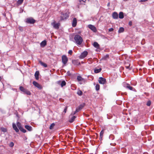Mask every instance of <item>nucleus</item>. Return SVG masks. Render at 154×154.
I'll return each instance as SVG.
<instances>
[{"label": "nucleus", "mask_w": 154, "mask_h": 154, "mask_svg": "<svg viewBox=\"0 0 154 154\" xmlns=\"http://www.w3.org/2000/svg\"><path fill=\"white\" fill-rule=\"evenodd\" d=\"M74 39L76 43L78 45L81 44L83 41L82 37L79 35H76L75 36Z\"/></svg>", "instance_id": "1"}, {"label": "nucleus", "mask_w": 154, "mask_h": 154, "mask_svg": "<svg viewBox=\"0 0 154 154\" xmlns=\"http://www.w3.org/2000/svg\"><path fill=\"white\" fill-rule=\"evenodd\" d=\"M60 14V20H61L67 18L69 17V14L67 13H64L63 12H61Z\"/></svg>", "instance_id": "2"}, {"label": "nucleus", "mask_w": 154, "mask_h": 154, "mask_svg": "<svg viewBox=\"0 0 154 154\" xmlns=\"http://www.w3.org/2000/svg\"><path fill=\"white\" fill-rule=\"evenodd\" d=\"M88 54V52L87 51H84L81 53L79 56V58L80 59H83L87 56Z\"/></svg>", "instance_id": "3"}, {"label": "nucleus", "mask_w": 154, "mask_h": 154, "mask_svg": "<svg viewBox=\"0 0 154 154\" xmlns=\"http://www.w3.org/2000/svg\"><path fill=\"white\" fill-rule=\"evenodd\" d=\"M17 125L21 131L24 133L26 132V130L21 126V124L20 122H17Z\"/></svg>", "instance_id": "4"}, {"label": "nucleus", "mask_w": 154, "mask_h": 154, "mask_svg": "<svg viewBox=\"0 0 154 154\" xmlns=\"http://www.w3.org/2000/svg\"><path fill=\"white\" fill-rule=\"evenodd\" d=\"M123 85L124 87L128 88L130 90L133 91V89L134 90V88L130 86V84L127 83L126 82H124L123 84Z\"/></svg>", "instance_id": "5"}, {"label": "nucleus", "mask_w": 154, "mask_h": 154, "mask_svg": "<svg viewBox=\"0 0 154 154\" xmlns=\"http://www.w3.org/2000/svg\"><path fill=\"white\" fill-rule=\"evenodd\" d=\"M35 22V20L32 18H29L26 19V22L27 23L33 24Z\"/></svg>", "instance_id": "6"}, {"label": "nucleus", "mask_w": 154, "mask_h": 154, "mask_svg": "<svg viewBox=\"0 0 154 154\" xmlns=\"http://www.w3.org/2000/svg\"><path fill=\"white\" fill-rule=\"evenodd\" d=\"M62 60L63 63L65 65L67 63L68 60V59L66 56L63 55L62 57Z\"/></svg>", "instance_id": "7"}, {"label": "nucleus", "mask_w": 154, "mask_h": 154, "mask_svg": "<svg viewBox=\"0 0 154 154\" xmlns=\"http://www.w3.org/2000/svg\"><path fill=\"white\" fill-rule=\"evenodd\" d=\"M98 82L100 84H104L106 82V79L102 77H100L99 78Z\"/></svg>", "instance_id": "8"}, {"label": "nucleus", "mask_w": 154, "mask_h": 154, "mask_svg": "<svg viewBox=\"0 0 154 154\" xmlns=\"http://www.w3.org/2000/svg\"><path fill=\"white\" fill-rule=\"evenodd\" d=\"M33 84L37 88L39 89H41L42 88V87L41 85L39 84L37 82L34 81L33 82Z\"/></svg>", "instance_id": "9"}, {"label": "nucleus", "mask_w": 154, "mask_h": 154, "mask_svg": "<svg viewBox=\"0 0 154 154\" xmlns=\"http://www.w3.org/2000/svg\"><path fill=\"white\" fill-rule=\"evenodd\" d=\"M88 27L94 32H96V28L94 26L90 24L88 25Z\"/></svg>", "instance_id": "10"}, {"label": "nucleus", "mask_w": 154, "mask_h": 154, "mask_svg": "<svg viewBox=\"0 0 154 154\" xmlns=\"http://www.w3.org/2000/svg\"><path fill=\"white\" fill-rule=\"evenodd\" d=\"M77 23V21L76 18H74L73 19L72 26L73 27H75L76 26Z\"/></svg>", "instance_id": "11"}, {"label": "nucleus", "mask_w": 154, "mask_h": 154, "mask_svg": "<svg viewBox=\"0 0 154 154\" xmlns=\"http://www.w3.org/2000/svg\"><path fill=\"white\" fill-rule=\"evenodd\" d=\"M112 17L114 19H117L118 17V15L117 13L116 12H114L112 14Z\"/></svg>", "instance_id": "12"}, {"label": "nucleus", "mask_w": 154, "mask_h": 154, "mask_svg": "<svg viewBox=\"0 0 154 154\" xmlns=\"http://www.w3.org/2000/svg\"><path fill=\"white\" fill-rule=\"evenodd\" d=\"M12 126L13 129L16 132H18L19 131L17 127L16 124L14 123L12 124Z\"/></svg>", "instance_id": "13"}, {"label": "nucleus", "mask_w": 154, "mask_h": 154, "mask_svg": "<svg viewBox=\"0 0 154 154\" xmlns=\"http://www.w3.org/2000/svg\"><path fill=\"white\" fill-rule=\"evenodd\" d=\"M52 25L53 26V27L55 29H58L59 28V23H56L55 22H54L52 23Z\"/></svg>", "instance_id": "14"}, {"label": "nucleus", "mask_w": 154, "mask_h": 154, "mask_svg": "<svg viewBox=\"0 0 154 154\" xmlns=\"http://www.w3.org/2000/svg\"><path fill=\"white\" fill-rule=\"evenodd\" d=\"M85 104L84 103H83L82 104H81L76 109H78V111L79 112L80 110H81L84 106Z\"/></svg>", "instance_id": "15"}, {"label": "nucleus", "mask_w": 154, "mask_h": 154, "mask_svg": "<svg viewBox=\"0 0 154 154\" xmlns=\"http://www.w3.org/2000/svg\"><path fill=\"white\" fill-rule=\"evenodd\" d=\"M72 63L73 64L76 65H79L80 64V63L76 60H73L72 61Z\"/></svg>", "instance_id": "16"}, {"label": "nucleus", "mask_w": 154, "mask_h": 154, "mask_svg": "<svg viewBox=\"0 0 154 154\" xmlns=\"http://www.w3.org/2000/svg\"><path fill=\"white\" fill-rule=\"evenodd\" d=\"M39 72L38 71H36L35 73V79L37 80L39 79Z\"/></svg>", "instance_id": "17"}, {"label": "nucleus", "mask_w": 154, "mask_h": 154, "mask_svg": "<svg viewBox=\"0 0 154 154\" xmlns=\"http://www.w3.org/2000/svg\"><path fill=\"white\" fill-rule=\"evenodd\" d=\"M25 128L29 131H32V127L30 126L26 125L25 126Z\"/></svg>", "instance_id": "18"}, {"label": "nucleus", "mask_w": 154, "mask_h": 154, "mask_svg": "<svg viewBox=\"0 0 154 154\" xmlns=\"http://www.w3.org/2000/svg\"><path fill=\"white\" fill-rule=\"evenodd\" d=\"M46 45V41L45 40H44L42 42L40 43V45L42 47H44Z\"/></svg>", "instance_id": "19"}, {"label": "nucleus", "mask_w": 154, "mask_h": 154, "mask_svg": "<svg viewBox=\"0 0 154 154\" xmlns=\"http://www.w3.org/2000/svg\"><path fill=\"white\" fill-rule=\"evenodd\" d=\"M109 58V55L108 54H107L105 56H103L101 60H106L107 59H108Z\"/></svg>", "instance_id": "20"}, {"label": "nucleus", "mask_w": 154, "mask_h": 154, "mask_svg": "<svg viewBox=\"0 0 154 154\" xmlns=\"http://www.w3.org/2000/svg\"><path fill=\"white\" fill-rule=\"evenodd\" d=\"M101 70L102 69L101 68H100L99 69L95 68L94 70V72L95 73H97L100 72Z\"/></svg>", "instance_id": "21"}, {"label": "nucleus", "mask_w": 154, "mask_h": 154, "mask_svg": "<svg viewBox=\"0 0 154 154\" xmlns=\"http://www.w3.org/2000/svg\"><path fill=\"white\" fill-rule=\"evenodd\" d=\"M75 118L76 117L75 116H73L70 119H69V122L70 123H72L73 122V121L75 120Z\"/></svg>", "instance_id": "22"}, {"label": "nucleus", "mask_w": 154, "mask_h": 154, "mask_svg": "<svg viewBox=\"0 0 154 154\" xmlns=\"http://www.w3.org/2000/svg\"><path fill=\"white\" fill-rule=\"evenodd\" d=\"M130 64L129 63H125V67L126 68L129 69V70H131V68L130 67Z\"/></svg>", "instance_id": "23"}, {"label": "nucleus", "mask_w": 154, "mask_h": 154, "mask_svg": "<svg viewBox=\"0 0 154 154\" xmlns=\"http://www.w3.org/2000/svg\"><path fill=\"white\" fill-rule=\"evenodd\" d=\"M93 45L94 47L96 48H98L99 46V44L96 42H95L93 43Z\"/></svg>", "instance_id": "24"}, {"label": "nucleus", "mask_w": 154, "mask_h": 154, "mask_svg": "<svg viewBox=\"0 0 154 154\" xmlns=\"http://www.w3.org/2000/svg\"><path fill=\"white\" fill-rule=\"evenodd\" d=\"M124 17L123 13L122 12H120L119 14V17L120 19H123Z\"/></svg>", "instance_id": "25"}, {"label": "nucleus", "mask_w": 154, "mask_h": 154, "mask_svg": "<svg viewBox=\"0 0 154 154\" xmlns=\"http://www.w3.org/2000/svg\"><path fill=\"white\" fill-rule=\"evenodd\" d=\"M39 63L42 66H43L44 67H47V65L46 64L42 62L41 61H39Z\"/></svg>", "instance_id": "26"}, {"label": "nucleus", "mask_w": 154, "mask_h": 154, "mask_svg": "<svg viewBox=\"0 0 154 154\" xmlns=\"http://www.w3.org/2000/svg\"><path fill=\"white\" fill-rule=\"evenodd\" d=\"M77 80L78 81H80L83 80L84 79L81 76H78L77 78Z\"/></svg>", "instance_id": "27"}, {"label": "nucleus", "mask_w": 154, "mask_h": 154, "mask_svg": "<svg viewBox=\"0 0 154 154\" xmlns=\"http://www.w3.org/2000/svg\"><path fill=\"white\" fill-rule=\"evenodd\" d=\"M124 29L123 27H121L118 31V32L119 33H122L124 32Z\"/></svg>", "instance_id": "28"}, {"label": "nucleus", "mask_w": 154, "mask_h": 154, "mask_svg": "<svg viewBox=\"0 0 154 154\" xmlns=\"http://www.w3.org/2000/svg\"><path fill=\"white\" fill-rule=\"evenodd\" d=\"M66 85V82L65 81H63L61 82V83H60V86L62 87L64 86H65Z\"/></svg>", "instance_id": "29"}, {"label": "nucleus", "mask_w": 154, "mask_h": 154, "mask_svg": "<svg viewBox=\"0 0 154 154\" xmlns=\"http://www.w3.org/2000/svg\"><path fill=\"white\" fill-rule=\"evenodd\" d=\"M20 90L23 92H24L25 90H26V89H25L22 86H20Z\"/></svg>", "instance_id": "30"}, {"label": "nucleus", "mask_w": 154, "mask_h": 154, "mask_svg": "<svg viewBox=\"0 0 154 154\" xmlns=\"http://www.w3.org/2000/svg\"><path fill=\"white\" fill-rule=\"evenodd\" d=\"M77 94L79 96H81L83 94L81 90H79L77 92Z\"/></svg>", "instance_id": "31"}, {"label": "nucleus", "mask_w": 154, "mask_h": 154, "mask_svg": "<svg viewBox=\"0 0 154 154\" xmlns=\"http://www.w3.org/2000/svg\"><path fill=\"white\" fill-rule=\"evenodd\" d=\"M24 93L28 95H30L31 94L30 92L26 89Z\"/></svg>", "instance_id": "32"}, {"label": "nucleus", "mask_w": 154, "mask_h": 154, "mask_svg": "<svg viewBox=\"0 0 154 154\" xmlns=\"http://www.w3.org/2000/svg\"><path fill=\"white\" fill-rule=\"evenodd\" d=\"M104 133V131L103 130H102L100 133V137L102 138L103 137V134Z\"/></svg>", "instance_id": "33"}, {"label": "nucleus", "mask_w": 154, "mask_h": 154, "mask_svg": "<svg viewBox=\"0 0 154 154\" xmlns=\"http://www.w3.org/2000/svg\"><path fill=\"white\" fill-rule=\"evenodd\" d=\"M23 0H18L17 2V4L19 5L21 4L23 2Z\"/></svg>", "instance_id": "34"}, {"label": "nucleus", "mask_w": 154, "mask_h": 154, "mask_svg": "<svg viewBox=\"0 0 154 154\" xmlns=\"http://www.w3.org/2000/svg\"><path fill=\"white\" fill-rule=\"evenodd\" d=\"M95 87H96V91H98V90H99L100 85L99 84H97L96 85Z\"/></svg>", "instance_id": "35"}, {"label": "nucleus", "mask_w": 154, "mask_h": 154, "mask_svg": "<svg viewBox=\"0 0 154 154\" xmlns=\"http://www.w3.org/2000/svg\"><path fill=\"white\" fill-rule=\"evenodd\" d=\"M55 125V124L54 123H52V124H51L49 128L50 129H53V127Z\"/></svg>", "instance_id": "36"}, {"label": "nucleus", "mask_w": 154, "mask_h": 154, "mask_svg": "<svg viewBox=\"0 0 154 154\" xmlns=\"http://www.w3.org/2000/svg\"><path fill=\"white\" fill-rule=\"evenodd\" d=\"M1 129L2 131L4 132H6L7 131L6 129L4 128H1Z\"/></svg>", "instance_id": "37"}, {"label": "nucleus", "mask_w": 154, "mask_h": 154, "mask_svg": "<svg viewBox=\"0 0 154 154\" xmlns=\"http://www.w3.org/2000/svg\"><path fill=\"white\" fill-rule=\"evenodd\" d=\"M151 104V101L150 100H149L146 103V105L148 106H150Z\"/></svg>", "instance_id": "38"}, {"label": "nucleus", "mask_w": 154, "mask_h": 154, "mask_svg": "<svg viewBox=\"0 0 154 154\" xmlns=\"http://www.w3.org/2000/svg\"><path fill=\"white\" fill-rule=\"evenodd\" d=\"M14 146V143L13 142H11L10 143L9 146L10 147H13Z\"/></svg>", "instance_id": "39"}, {"label": "nucleus", "mask_w": 154, "mask_h": 154, "mask_svg": "<svg viewBox=\"0 0 154 154\" xmlns=\"http://www.w3.org/2000/svg\"><path fill=\"white\" fill-rule=\"evenodd\" d=\"M68 54L71 55L72 53V50H69L68 51Z\"/></svg>", "instance_id": "40"}, {"label": "nucleus", "mask_w": 154, "mask_h": 154, "mask_svg": "<svg viewBox=\"0 0 154 154\" xmlns=\"http://www.w3.org/2000/svg\"><path fill=\"white\" fill-rule=\"evenodd\" d=\"M113 30V29L112 28H111L109 29V32H112Z\"/></svg>", "instance_id": "41"}, {"label": "nucleus", "mask_w": 154, "mask_h": 154, "mask_svg": "<svg viewBox=\"0 0 154 154\" xmlns=\"http://www.w3.org/2000/svg\"><path fill=\"white\" fill-rule=\"evenodd\" d=\"M61 81H59L57 82V84L59 85H60V83H61Z\"/></svg>", "instance_id": "42"}, {"label": "nucleus", "mask_w": 154, "mask_h": 154, "mask_svg": "<svg viewBox=\"0 0 154 154\" xmlns=\"http://www.w3.org/2000/svg\"><path fill=\"white\" fill-rule=\"evenodd\" d=\"M67 107H66L65 108V109H64V111H63V112H65V113H66V110H67Z\"/></svg>", "instance_id": "43"}, {"label": "nucleus", "mask_w": 154, "mask_h": 154, "mask_svg": "<svg viewBox=\"0 0 154 154\" xmlns=\"http://www.w3.org/2000/svg\"><path fill=\"white\" fill-rule=\"evenodd\" d=\"M79 111H78V109H76L75 111L74 112V113H73V115H75V114L77 112H78Z\"/></svg>", "instance_id": "44"}, {"label": "nucleus", "mask_w": 154, "mask_h": 154, "mask_svg": "<svg viewBox=\"0 0 154 154\" xmlns=\"http://www.w3.org/2000/svg\"><path fill=\"white\" fill-rule=\"evenodd\" d=\"M128 24L130 26H131L132 25V22L131 21H130L129 22Z\"/></svg>", "instance_id": "45"}, {"label": "nucleus", "mask_w": 154, "mask_h": 154, "mask_svg": "<svg viewBox=\"0 0 154 154\" xmlns=\"http://www.w3.org/2000/svg\"><path fill=\"white\" fill-rule=\"evenodd\" d=\"M148 0H140V2H145L147 1Z\"/></svg>", "instance_id": "46"}, {"label": "nucleus", "mask_w": 154, "mask_h": 154, "mask_svg": "<svg viewBox=\"0 0 154 154\" xmlns=\"http://www.w3.org/2000/svg\"><path fill=\"white\" fill-rule=\"evenodd\" d=\"M151 86L153 88H154V83H152V84Z\"/></svg>", "instance_id": "47"}, {"label": "nucleus", "mask_w": 154, "mask_h": 154, "mask_svg": "<svg viewBox=\"0 0 154 154\" xmlns=\"http://www.w3.org/2000/svg\"><path fill=\"white\" fill-rule=\"evenodd\" d=\"M110 3L109 2L107 4V6L108 7H109L110 6Z\"/></svg>", "instance_id": "48"}, {"label": "nucleus", "mask_w": 154, "mask_h": 154, "mask_svg": "<svg viewBox=\"0 0 154 154\" xmlns=\"http://www.w3.org/2000/svg\"><path fill=\"white\" fill-rule=\"evenodd\" d=\"M12 89H13V90L15 91H16V92H17V89H16L12 88Z\"/></svg>", "instance_id": "49"}, {"label": "nucleus", "mask_w": 154, "mask_h": 154, "mask_svg": "<svg viewBox=\"0 0 154 154\" xmlns=\"http://www.w3.org/2000/svg\"><path fill=\"white\" fill-rule=\"evenodd\" d=\"M100 49H98V48H97V49H96V51H97L98 50H99Z\"/></svg>", "instance_id": "50"}, {"label": "nucleus", "mask_w": 154, "mask_h": 154, "mask_svg": "<svg viewBox=\"0 0 154 154\" xmlns=\"http://www.w3.org/2000/svg\"><path fill=\"white\" fill-rule=\"evenodd\" d=\"M1 79H2V78L1 76H0V81H1Z\"/></svg>", "instance_id": "51"}, {"label": "nucleus", "mask_w": 154, "mask_h": 154, "mask_svg": "<svg viewBox=\"0 0 154 154\" xmlns=\"http://www.w3.org/2000/svg\"><path fill=\"white\" fill-rule=\"evenodd\" d=\"M80 84H82V83H81V82H80Z\"/></svg>", "instance_id": "52"}, {"label": "nucleus", "mask_w": 154, "mask_h": 154, "mask_svg": "<svg viewBox=\"0 0 154 154\" xmlns=\"http://www.w3.org/2000/svg\"><path fill=\"white\" fill-rule=\"evenodd\" d=\"M124 1H127L128 0H123Z\"/></svg>", "instance_id": "53"}]
</instances>
